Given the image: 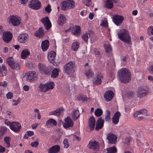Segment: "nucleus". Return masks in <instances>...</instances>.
I'll return each mask as SVG.
<instances>
[{
	"mask_svg": "<svg viewBox=\"0 0 153 153\" xmlns=\"http://www.w3.org/2000/svg\"><path fill=\"white\" fill-rule=\"evenodd\" d=\"M117 74L120 81L122 82L127 83L131 80V74L126 68L120 70Z\"/></svg>",
	"mask_w": 153,
	"mask_h": 153,
	"instance_id": "1",
	"label": "nucleus"
},
{
	"mask_svg": "<svg viewBox=\"0 0 153 153\" xmlns=\"http://www.w3.org/2000/svg\"><path fill=\"white\" fill-rule=\"evenodd\" d=\"M117 35L119 39L126 43H129L131 40V37L129 32L125 29L120 30L118 32Z\"/></svg>",
	"mask_w": 153,
	"mask_h": 153,
	"instance_id": "2",
	"label": "nucleus"
},
{
	"mask_svg": "<svg viewBox=\"0 0 153 153\" xmlns=\"http://www.w3.org/2000/svg\"><path fill=\"white\" fill-rule=\"evenodd\" d=\"M75 62L72 61H69L64 66V72L65 74L69 75L75 72Z\"/></svg>",
	"mask_w": 153,
	"mask_h": 153,
	"instance_id": "3",
	"label": "nucleus"
},
{
	"mask_svg": "<svg viewBox=\"0 0 153 153\" xmlns=\"http://www.w3.org/2000/svg\"><path fill=\"white\" fill-rule=\"evenodd\" d=\"M74 2L71 0H65L61 3V9L63 10L73 8L74 7Z\"/></svg>",
	"mask_w": 153,
	"mask_h": 153,
	"instance_id": "4",
	"label": "nucleus"
},
{
	"mask_svg": "<svg viewBox=\"0 0 153 153\" xmlns=\"http://www.w3.org/2000/svg\"><path fill=\"white\" fill-rule=\"evenodd\" d=\"M7 62L8 65L12 69L19 70L20 68L19 64L13 60V57H8L7 59Z\"/></svg>",
	"mask_w": 153,
	"mask_h": 153,
	"instance_id": "5",
	"label": "nucleus"
},
{
	"mask_svg": "<svg viewBox=\"0 0 153 153\" xmlns=\"http://www.w3.org/2000/svg\"><path fill=\"white\" fill-rule=\"evenodd\" d=\"M9 22L14 26H17L21 23V19L18 16L12 15L10 18Z\"/></svg>",
	"mask_w": 153,
	"mask_h": 153,
	"instance_id": "6",
	"label": "nucleus"
},
{
	"mask_svg": "<svg viewBox=\"0 0 153 153\" xmlns=\"http://www.w3.org/2000/svg\"><path fill=\"white\" fill-rule=\"evenodd\" d=\"M113 21L117 26H120L122 23L124 19V17L122 16L115 15L113 16Z\"/></svg>",
	"mask_w": 153,
	"mask_h": 153,
	"instance_id": "7",
	"label": "nucleus"
},
{
	"mask_svg": "<svg viewBox=\"0 0 153 153\" xmlns=\"http://www.w3.org/2000/svg\"><path fill=\"white\" fill-rule=\"evenodd\" d=\"M36 76V72L34 71H30L27 73L25 78L27 81L32 82L34 80Z\"/></svg>",
	"mask_w": 153,
	"mask_h": 153,
	"instance_id": "8",
	"label": "nucleus"
},
{
	"mask_svg": "<svg viewBox=\"0 0 153 153\" xmlns=\"http://www.w3.org/2000/svg\"><path fill=\"white\" fill-rule=\"evenodd\" d=\"M63 126L65 128H71L74 126V123L70 117H67L64 120V122L63 123Z\"/></svg>",
	"mask_w": 153,
	"mask_h": 153,
	"instance_id": "9",
	"label": "nucleus"
},
{
	"mask_svg": "<svg viewBox=\"0 0 153 153\" xmlns=\"http://www.w3.org/2000/svg\"><path fill=\"white\" fill-rule=\"evenodd\" d=\"M46 30H48L51 27V24L48 17H45L42 18L41 20Z\"/></svg>",
	"mask_w": 153,
	"mask_h": 153,
	"instance_id": "10",
	"label": "nucleus"
},
{
	"mask_svg": "<svg viewBox=\"0 0 153 153\" xmlns=\"http://www.w3.org/2000/svg\"><path fill=\"white\" fill-rule=\"evenodd\" d=\"M107 139L108 140V143L111 144H114L117 142L116 136L111 132L110 133L107 135Z\"/></svg>",
	"mask_w": 153,
	"mask_h": 153,
	"instance_id": "11",
	"label": "nucleus"
},
{
	"mask_svg": "<svg viewBox=\"0 0 153 153\" xmlns=\"http://www.w3.org/2000/svg\"><path fill=\"white\" fill-rule=\"evenodd\" d=\"M29 6L33 9H38L41 7V3L39 1L34 0L30 2L29 4Z\"/></svg>",
	"mask_w": 153,
	"mask_h": 153,
	"instance_id": "12",
	"label": "nucleus"
},
{
	"mask_svg": "<svg viewBox=\"0 0 153 153\" xmlns=\"http://www.w3.org/2000/svg\"><path fill=\"white\" fill-rule=\"evenodd\" d=\"M10 128L13 131L17 132L20 131L21 126L20 123L18 122H13L10 125Z\"/></svg>",
	"mask_w": 153,
	"mask_h": 153,
	"instance_id": "13",
	"label": "nucleus"
},
{
	"mask_svg": "<svg viewBox=\"0 0 153 153\" xmlns=\"http://www.w3.org/2000/svg\"><path fill=\"white\" fill-rule=\"evenodd\" d=\"M28 38V36L27 34H22L18 36L17 40L21 43H25L27 41Z\"/></svg>",
	"mask_w": 153,
	"mask_h": 153,
	"instance_id": "14",
	"label": "nucleus"
},
{
	"mask_svg": "<svg viewBox=\"0 0 153 153\" xmlns=\"http://www.w3.org/2000/svg\"><path fill=\"white\" fill-rule=\"evenodd\" d=\"M56 53L54 51H51L48 53V58L49 61L53 64L54 65H56L55 60Z\"/></svg>",
	"mask_w": 153,
	"mask_h": 153,
	"instance_id": "15",
	"label": "nucleus"
},
{
	"mask_svg": "<svg viewBox=\"0 0 153 153\" xmlns=\"http://www.w3.org/2000/svg\"><path fill=\"white\" fill-rule=\"evenodd\" d=\"M39 70L40 72L42 73H44L45 74H48L51 71V69L49 68H48L45 65L39 64Z\"/></svg>",
	"mask_w": 153,
	"mask_h": 153,
	"instance_id": "16",
	"label": "nucleus"
},
{
	"mask_svg": "<svg viewBox=\"0 0 153 153\" xmlns=\"http://www.w3.org/2000/svg\"><path fill=\"white\" fill-rule=\"evenodd\" d=\"M13 35L12 33L9 32H4L3 35V39L6 43H8L10 41Z\"/></svg>",
	"mask_w": 153,
	"mask_h": 153,
	"instance_id": "17",
	"label": "nucleus"
},
{
	"mask_svg": "<svg viewBox=\"0 0 153 153\" xmlns=\"http://www.w3.org/2000/svg\"><path fill=\"white\" fill-rule=\"evenodd\" d=\"M94 36V34L92 32L88 31L83 34L82 36V37L85 42L87 43L88 38H90L91 40V39Z\"/></svg>",
	"mask_w": 153,
	"mask_h": 153,
	"instance_id": "18",
	"label": "nucleus"
},
{
	"mask_svg": "<svg viewBox=\"0 0 153 153\" xmlns=\"http://www.w3.org/2000/svg\"><path fill=\"white\" fill-rule=\"evenodd\" d=\"M88 148L94 151H98L99 149L98 143L96 141L90 142L88 145Z\"/></svg>",
	"mask_w": 153,
	"mask_h": 153,
	"instance_id": "19",
	"label": "nucleus"
},
{
	"mask_svg": "<svg viewBox=\"0 0 153 153\" xmlns=\"http://www.w3.org/2000/svg\"><path fill=\"white\" fill-rule=\"evenodd\" d=\"M114 97V93L112 91H108L104 94V98L105 100L108 102L111 101Z\"/></svg>",
	"mask_w": 153,
	"mask_h": 153,
	"instance_id": "20",
	"label": "nucleus"
},
{
	"mask_svg": "<svg viewBox=\"0 0 153 153\" xmlns=\"http://www.w3.org/2000/svg\"><path fill=\"white\" fill-rule=\"evenodd\" d=\"M95 120L93 117H91L89 118L88 126L91 130H92L94 129L95 126Z\"/></svg>",
	"mask_w": 153,
	"mask_h": 153,
	"instance_id": "21",
	"label": "nucleus"
},
{
	"mask_svg": "<svg viewBox=\"0 0 153 153\" xmlns=\"http://www.w3.org/2000/svg\"><path fill=\"white\" fill-rule=\"evenodd\" d=\"M102 76L101 74H98L96 77L93 80V82L96 85H99L101 83Z\"/></svg>",
	"mask_w": 153,
	"mask_h": 153,
	"instance_id": "22",
	"label": "nucleus"
},
{
	"mask_svg": "<svg viewBox=\"0 0 153 153\" xmlns=\"http://www.w3.org/2000/svg\"><path fill=\"white\" fill-rule=\"evenodd\" d=\"M59 146L56 145L52 146L48 150V153H57L60 150Z\"/></svg>",
	"mask_w": 153,
	"mask_h": 153,
	"instance_id": "23",
	"label": "nucleus"
},
{
	"mask_svg": "<svg viewBox=\"0 0 153 153\" xmlns=\"http://www.w3.org/2000/svg\"><path fill=\"white\" fill-rule=\"evenodd\" d=\"M121 116V114L119 111L116 112L112 118V121L114 124H117L119 121V119Z\"/></svg>",
	"mask_w": 153,
	"mask_h": 153,
	"instance_id": "24",
	"label": "nucleus"
},
{
	"mask_svg": "<svg viewBox=\"0 0 153 153\" xmlns=\"http://www.w3.org/2000/svg\"><path fill=\"white\" fill-rule=\"evenodd\" d=\"M104 122V120L102 119L101 117L99 118L97 122L96 126L95 128L96 130H98L101 128L103 126Z\"/></svg>",
	"mask_w": 153,
	"mask_h": 153,
	"instance_id": "25",
	"label": "nucleus"
},
{
	"mask_svg": "<svg viewBox=\"0 0 153 153\" xmlns=\"http://www.w3.org/2000/svg\"><path fill=\"white\" fill-rule=\"evenodd\" d=\"M64 110V109L63 108L61 107L58 109L50 112L49 113V115H54L58 117L59 116L60 114Z\"/></svg>",
	"mask_w": 153,
	"mask_h": 153,
	"instance_id": "26",
	"label": "nucleus"
},
{
	"mask_svg": "<svg viewBox=\"0 0 153 153\" xmlns=\"http://www.w3.org/2000/svg\"><path fill=\"white\" fill-rule=\"evenodd\" d=\"M66 22V18L65 16L62 14H60L58 19V24L60 25H62Z\"/></svg>",
	"mask_w": 153,
	"mask_h": 153,
	"instance_id": "27",
	"label": "nucleus"
},
{
	"mask_svg": "<svg viewBox=\"0 0 153 153\" xmlns=\"http://www.w3.org/2000/svg\"><path fill=\"white\" fill-rule=\"evenodd\" d=\"M71 115L72 119L76 120H77L79 117V113L78 110H74L71 112Z\"/></svg>",
	"mask_w": 153,
	"mask_h": 153,
	"instance_id": "28",
	"label": "nucleus"
},
{
	"mask_svg": "<svg viewBox=\"0 0 153 153\" xmlns=\"http://www.w3.org/2000/svg\"><path fill=\"white\" fill-rule=\"evenodd\" d=\"M49 42L48 40L42 41L41 44V48L42 50L44 51H46L49 47Z\"/></svg>",
	"mask_w": 153,
	"mask_h": 153,
	"instance_id": "29",
	"label": "nucleus"
},
{
	"mask_svg": "<svg viewBox=\"0 0 153 153\" xmlns=\"http://www.w3.org/2000/svg\"><path fill=\"white\" fill-rule=\"evenodd\" d=\"M140 115H142L144 116H147L148 115L147 111L146 109H143L137 111L135 112L134 114V117H137L138 116Z\"/></svg>",
	"mask_w": 153,
	"mask_h": 153,
	"instance_id": "30",
	"label": "nucleus"
},
{
	"mask_svg": "<svg viewBox=\"0 0 153 153\" xmlns=\"http://www.w3.org/2000/svg\"><path fill=\"white\" fill-rule=\"evenodd\" d=\"M30 54V52L27 49L23 50L21 53V56L22 59H25L27 58Z\"/></svg>",
	"mask_w": 153,
	"mask_h": 153,
	"instance_id": "31",
	"label": "nucleus"
},
{
	"mask_svg": "<svg viewBox=\"0 0 153 153\" xmlns=\"http://www.w3.org/2000/svg\"><path fill=\"white\" fill-rule=\"evenodd\" d=\"M147 94V91L143 88L139 89L137 92V95L138 97L140 98L143 97L145 96Z\"/></svg>",
	"mask_w": 153,
	"mask_h": 153,
	"instance_id": "32",
	"label": "nucleus"
},
{
	"mask_svg": "<svg viewBox=\"0 0 153 153\" xmlns=\"http://www.w3.org/2000/svg\"><path fill=\"white\" fill-rule=\"evenodd\" d=\"M57 122L55 120L53 119H50L46 122V124L48 127L51 126H56L57 125Z\"/></svg>",
	"mask_w": 153,
	"mask_h": 153,
	"instance_id": "33",
	"label": "nucleus"
},
{
	"mask_svg": "<svg viewBox=\"0 0 153 153\" xmlns=\"http://www.w3.org/2000/svg\"><path fill=\"white\" fill-rule=\"evenodd\" d=\"M59 72V69L56 68H54L51 74V77L53 78L57 77L58 76Z\"/></svg>",
	"mask_w": 153,
	"mask_h": 153,
	"instance_id": "34",
	"label": "nucleus"
},
{
	"mask_svg": "<svg viewBox=\"0 0 153 153\" xmlns=\"http://www.w3.org/2000/svg\"><path fill=\"white\" fill-rule=\"evenodd\" d=\"M6 73L5 67L3 65H2L1 67L0 66V77L5 76Z\"/></svg>",
	"mask_w": 153,
	"mask_h": 153,
	"instance_id": "35",
	"label": "nucleus"
},
{
	"mask_svg": "<svg viewBox=\"0 0 153 153\" xmlns=\"http://www.w3.org/2000/svg\"><path fill=\"white\" fill-rule=\"evenodd\" d=\"M39 90L42 92H45L48 91L46 83L40 84L39 86Z\"/></svg>",
	"mask_w": 153,
	"mask_h": 153,
	"instance_id": "36",
	"label": "nucleus"
},
{
	"mask_svg": "<svg viewBox=\"0 0 153 153\" xmlns=\"http://www.w3.org/2000/svg\"><path fill=\"white\" fill-rule=\"evenodd\" d=\"M106 153H115L117 152V148L114 146L109 147L106 149Z\"/></svg>",
	"mask_w": 153,
	"mask_h": 153,
	"instance_id": "37",
	"label": "nucleus"
},
{
	"mask_svg": "<svg viewBox=\"0 0 153 153\" xmlns=\"http://www.w3.org/2000/svg\"><path fill=\"white\" fill-rule=\"evenodd\" d=\"M35 34L37 36L40 37L44 35V32L42 27H40L38 31H36Z\"/></svg>",
	"mask_w": 153,
	"mask_h": 153,
	"instance_id": "38",
	"label": "nucleus"
},
{
	"mask_svg": "<svg viewBox=\"0 0 153 153\" xmlns=\"http://www.w3.org/2000/svg\"><path fill=\"white\" fill-rule=\"evenodd\" d=\"M79 44L77 42H75L72 44L71 46L72 49L74 51H76L78 49Z\"/></svg>",
	"mask_w": 153,
	"mask_h": 153,
	"instance_id": "39",
	"label": "nucleus"
},
{
	"mask_svg": "<svg viewBox=\"0 0 153 153\" xmlns=\"http://www.w3.org/2000/svg\"><path fill=\"white\" fill-rule=\"evenodd\" d=\"M106 7L109 9H111L113 7V4L112 0H107L106 2Z\"/></svg>",
	"mask_w": 153,
	"mask_h": 153,
	"instance_id": "40",
	"label": "nucleus"
},
{
	"mask_svg": "<svg viewBox=\"0 0 153 153\" xmlns=\"http://www.w3.org/2000/svg\"><path fill=\"white\" fill-rule=\"evenodd\" d=\"M48 91L53 89L54 88V83L52 82H48L46 83Z\"/></svg>",
	"mask_w": 153,
	"mask_h": 153,
	"instance_id": "41",
	"label": "nucleus"
},
{
	"mask_svg": "<svg viewBox=\"0 0 153 153\" xmlns=\"http://www.w3.org/2000/svg\"><path fill=\"white\" fill-rule=\"evenodd\" d=\"M94 113L96 116L99 117L102 115V111L101 109L98 108L95 111Z\"/></svg>",
	"mask_w": 153,
	"mask_h": 153,
	"instance_id": "42",
	"label": "nucleus"
},
{
	"mask_svg": "<svg viewBox=\"0 0 153 153\" xmlns=\"http://www.w3.org/2000/svg\"><path fill=\"white\" fill-rule=\"evenodd\" d=\"M80 27L79 26H77L75 27V30L73 33V34L77 36L79 35L80 33Z\"/></svg>",
	"mask_w": 153,
	"mask_h": 153,
	"instance_id": "43",
	"label": "nucleus"
},
{
	"mask_svg": "<svg viewBox=\"0 0 153 153\" xmlns=\"http://www.w3.org/2000/svg\"><path fill=\"white\" fill-rule=\"evenodd\" d=\"M105 51L106 53H108L111 50V48L109 44H108L104 45Z\"/></svg>",
	"mask_w": 153,
	"mask_h": 153,
	"instance_id": "44",
	"label": "nucleus"
},
{
	"mask_svg": "<svg viewBox=\"0 0 153 153\" xmlns=\"http://www.w3.org/2000/svg\"><path fill=\"white\" fill-rule=\"evenodd\" d=\"M10 137H6L4 138V140L6 143V146L7 147H9L10 146Z\"/></svg>",
	"mask_w": 153,
	"mask_h": 153,
	"instance_id": "45",
	"label": "nucleus"
},
{
	"mask_svg": "<svg viewBox=\"0 0 153 153\" xmlns=\"http://www.w3.org/2000/svg\"><path fill=\"white\" fill-rule=\"evenodd\" d=\"M93 74V72L91 71L90 69H88L87 71H86L85 74L88 78H89L92 76Z\"/></svg>",
	"mask_w": 153,
	"mask_h": 153,
	"instance_id": "46",
	"label": "nucleus"
},
{
	"mask_svg": "<svg viewBox=\"0 0 153 153\" xmlns=\"http://www.w3.org/2000/svg\"><path fill=\"white\" fill-rule=\"evenodd\" d=\"M7 130V129L6 127H0V135L3 136L4 134Z\"/></svg>",
	"mask_w": 153,
	"mask_h": 153,
	"instance_id": "47",
	"label": "nucleus"
},
{
	"mask_svg": "<svg viewBox=\"0 0 153 153\" xmlns=\"http://www.w3.org/2000/svg\"><path fill=\"white\" fill-rule=\"evenodd\" d=\"M110 112L108 110L106 111V114L105 118V120L106 121H109L110 120L111 118L110 117Z\"/></svg>",
	"mask_w": 153,
	"mask_h": 153,
	"instance_id": "48",
	"label": "nucleus"
},
{
	"mask_svg": "<svg viewBox=\"0 0 153 153\" xmlns=\"http://www.w3.org/2000/svg\"><path fill=\"white\" fill-rule=\"evenodd\" d=\"M147 32L148 34H150L153 35V26H149L147 29Z\"/></svg>",
	"mask_w": 153,
	"mask_h": 153,
	"instance_id": "49",
	"label": "nucleus"
},
{
	"mask_svg": "<svg viewBox=\"0 0 153 153\" xmlns=\"http://www.w3.org/2000/svg\"><path fill=\"white\" fill-rule=\"evenodd\" d=\"M39 144L38 141L36 140L31 143L30 144V146L32 147L36 148L38 147Z\"/></svg>",
	"mask_w": 153,
	"mask_h": 153,
	"instance_id": "50",
	"label": "nucleus"
},
{
	"mask_svg": "<svg viewBox=\"0 0 153 153\" xmlns=\"http://www.w3.org/2000/svg\"><path fill=\"white\" fill-rule=\"evenodd\" d=\"M63 143L65 148H67L69 146V144L68 143V141L67 139L65 138L64 139Z\"/></svg>",
	"mask_w": 153,
	"mask_h": 153,
	"instance_id": "51",
	"label": "nucleus"
},
{
	"mask_svg": "<svg viewBox=\"0 0 153 153\" xmlns=\"http://www.w3.org/2000/svg\"><path fill=\"white\" fill-rule=\"evenodd\" d=\"M102 23L100 24L101 26L106 27L108 26V22L106 20H102Z\"/></svg>",
	"mask_w": 153,
	"mask_h": 153,
	"instance_id": "52",
	"label": "nucleus"
},
{
	"mask_svg": "<svg viewBox=\"0 0 153 153\" xmlns=\"http://www.w3.org/2000/svg\"><path fill=\"white\" fill-rule=\"evenodd\" d=\"M83 4L87 6H89L90 5L91 0H83Z\"/></svg>",
	"mask_w": 153,
	"mask_h": 153,
	"instance_id": "53",
	"label": "nucleus"
},
{
	"mask_svg": "<svg viewBox=\"0 0 153 153\" xmlns=\"http://www.w3.org/2000/svg\"><path fill=\"white\" fill-rule=\"evenodd\" d=\"M51 10V6L50 4H48L47 6H46L45 9V11L48 13H50Z\"/></svg>",
	"mask_w": 153,
	"mask_h": 153,
	"instance_id": "54",
	"label": "nucleus"
},
{
	"mask_svg": "<svg viewBox=\"0 0 153 153\" xmlns=\"http://www.w3.org/2000/svg\"><path fill=\"white\" fill-rule=\"evenodd\" d=\"M148 70L150 74H153V65H152L149 66L148 68Z\"/></svg>",
	"mask_w": 153,
	"mask_h": 153,
	"instance_id": "55",
	"label": "nucleus"
},
{
	"mask_svg": "<svg viewBox=\"0 0 153 153\" xmlns=\"http://www.w3.org/2000/svg\"><path fill=\"white\" fill-rule=\"evenodd\" d=\"M88 98L85 96H81L79 98V100H82L83 101H86L88 100Z\"/></svg>",
	"mask_w": 153,
	"mask_h": 153,
	"instance_id": "56",
	"label": "nucleus"
},
{
	"mask_svg": "<svg viewBox=\"0 0 153 153\" xmlns=\"http://www.w3.org/2000/svg\"><path fill=\"white\" fill-rule=\"evenodd\" d=\"M7 97L8 99H11L13 96V94L12 93L10 92L8 93L7 94Z\"/></svg>",
	"mask_w": 153,
	"mask_h": 153,
	"instance_id": "57",
	"label": "nucleus"
},
{
	"mask_svg": "<svg viewBox=\"0 0 153 153\" xmlns=\"http://www.w3.org/2000/svg\"><path fill=\"white\" fill-rule=\"evenodd\" d=\"M13 105H16L19 104V100H13Z\"/></svg>",
	"mask_w": 153,
	"mask_h": 153,
	"instance_id": "58",
	"label": "nucleus"
},
{
	"mask_svg": "<svg viewBox=\"0 0 153 153\" xmlns=\"http://www.w3.org/2000/svg\"><path fill=\"white\" fill-rule=\"evenodd\" d=\"M130 142V140L128 138H126L125 140V143L127 145H128L129 144Z\"/></svg>",
	"mask_w": 153,
	"mask_h": 153,
	"instance_id": "59",
	"label": "nucleus"
},
{
	"mask_svg": "<svg viewBox=\"0 0 153 153\" xmlns=\"http://www.w3.org/2000/svg\"><path fill=\"white\" fill-rule=\"evenodd\" d=\"M27 134L28 136H31L33 135L34 134V132L31 131H28L27 132Z\"/></svg>",
	"mask_w": 153,
	"mask_h": 153,
	"instance_id": "60",
	"label": "nucleus"
},
{
	"mask_svg": "<svg viewBox=\"0 0 153 153\" xmlns=\"http://www.w3.org/2000/svg\"><path fill=\"white\" fill-rule=\"evenodd\" d=\"M0 85L4 87H6L7 85V82L6 81H3L1 82Z\"/></svg>",
	"mask_w": 153,
	"mask_h": 153,
	"instance_id": "61",
	"label": "nucleus"
},
{
	"mask_svg": "<svg viewBox=\"0 0 153 153\" xmlns=\"http://www.w3.org/2000/svg\"><path fill=\"white\" fill-rule=\"evenodd\" d=\"M24 90L25 91H27L29 89V87L28 85H25L23 87Z\"/></svg>",
	"mask_w": 153,
	"mask_h": 153,
	"instance_id": "62",
	"label": "nucleus"
},
{
	"mask_svg": "<svg viewBox=\"0 0 153 153\" xmlns=\"http://www.w3.org/2000/svg\"><path fill=\"white\" fill-rule=\"evenodd\" d=\"M94 52L96 55H97L99 56L100 54V52L98 51L97 49H94Z\"/></svg>",
	"mask_w": 153,
	"mask_h": 153,
	"instance_id": "63",
	"label": "nucleus"
},
{
	"mask_svg": "<svg viewBox=\"0 0 153 153\" xmlns=\"http://www.w3.org/2000/svg\"><path fill=\"white\" fill-rule=\"evenodd\" d=\"M5 150V148L0 146V153L3 152Z\"/></svg>",
	"mask_w": 153,
	"mask_h": 153,
	"instance_id": "64",
	"label": "nucleus"
}]
</instances>
